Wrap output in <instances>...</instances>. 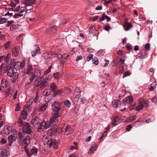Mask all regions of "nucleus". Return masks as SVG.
<instances>
[{"mask_svg": "<svg viewBox=\"0 0 157 157\" xmlns=\"http://www.w3.org/2000/svg\"><path fill=\"white\" fill-rule=\"evenodd\" d=\"M51 136V134L48 132L43 136V140L44 145H49V144L51 143V141L52 139L50 137Z\"/></svg>", "mask_w": 157, "mask_h": 157, "instance_id": "nucleus-5", "label": "nucleus"}, {"mask_svg": "<svg viewBox=\"0 0 157 157\" xmlns=\"http://www.w3.org/2000/svg\"><path fill=\"white\" fill-rule=\"evenodd\" d=\"M23 16V14H21V13H18L17 14H16L14 15H13V17L14 18H18L19 17H22Z\"/></svg>", "mask_w": 157, "mask_h": 157, "instance_id": "nucleus-42", "label": "nucleus"}, {"mask_svg": "<svg viewBox=\"0 0 157 157\" xmlns=\"http://www.w3.org/2000/svg\"><path fill=\"white\" fill-rule=\"evenodd\" d=\"M112 104L114 106L118 107L120 105L121 101L118 100H115L113 101Z\"/></svg>", "mask_w": 157, "mask_h": 157, "instance_id": "nucleus-32", "label": "nucleus"}, {"mask_svg": "<svg viewBox=\"0 0 157 157\" xmlns=\"http://www.w3.org/2000/svg\"><path fill=\"white\" fill-rule=\"evenodd\" d=\"M48 104L47 103H45L43 104L42 106H40L38 109V110L40 112L44 111L48 107Z\"/></svg>", "mask_w": 157, "mask_h": 157, "instance_id": "nucleus-21", "label": "nucleus"}, {"mask_svg": "<svg viewBox=\"0 0 157 157\" xmlns=\"http://www.w3.org/2000/svg\"><path fill=\"white\" fill-rule=\"evenodd\" d=\"M27 115V113L26 111H23L22 112L21 114V117L23 119H25Z\"/></svg>", "mask_w": 157, "mask_h": 157, "instance_id": "nucleus-36", "label": "nucleus"}, {"mask_svg": "<svg viewBox=\"0 0 157 157\" xmlns=\"http://www.w3.org/2000/svg\"><path fill=\"white\" fill-rule=\"evenodd\" d=\"M51 92V90L50 89L45 90L43 92V95L44 96H47L50 94Z\"/></svg>", "mask_w": 157, "mask_h": 157, "instance_id": "nucleus-34", "label": "nucleus"}, {"mask_svg": "<svg viewBox=\"0 0 157 157\" xmlns=\"http://www.w3.org/2000/svg\"><path fill=\"white\" fill-rule=\"evenodd\" d=\"M151 101L154 103L157 104V94L154 98L152 99Z\"/></svg>", "mask_w": 157, "mask_h": 157, "instance_id": "nucleus-56", "label": "nucleus"}, {"mask_svg": "<svg viewBox=\"0 0 157 157\" xmlns=\"http://www.w3.org/2000/svg\"><path fill=\"white\" fill-rule=\"evenodd\" d=\"M60 75L59 72H56L53 75L56 79H58L59 78Z\"/></svg>", "mask_w": 157, "mask_h": 157, "instance_id": "nucleus-47", "label": "nucleus"}, {"mask_svg": "<svg viewBox=\"0 0 157 157\" xmlns=\"http://www.w3.org/2000/svg\"><path fill=\"white\" fill-rule=\"evenodd\" d=\"M132 128V126L131 124H129L126 126V130L127 131L129 132Z\"/></svg>", "mask_w": 157, "mask_h": 157, "instance_id": "nucleus-61", "label": "nucleus"}, {"mask_svg": "<svg viewBox=\"0 0 157 157\" xmlns=\"http://www.w3.org/2000/svg\"><path fill=\"white\" fill-rule=\"evenodd\" d=\"M7 21V19H6L5 17H2L0 19V24H3L6 23Z\"/></svg>", "mask_w": 157, "mask_h": 157, "instance_id": "nucleus-45", "label": "nucleus"}, {"mask_svg": "<svg viewBox=\"0 0 157 157\" xmlns=\"http://www.w3.org/2000/svg\"><path fill=\"white\" fill-rule=\"evenodd\" d=\"M11 127L9 126H5L4 128V133L6 135H9L10 133Z\"/></svg>", "mask_w": 157, "mask_h": 157, "instance_id": "nucleus-28", "label": "nucleus"}, {"mask_svg": "<svg viewBox=\"0 0 157 157\" xmlns=\"http://www.w3.org/2000/svg\"><path fill=\"white\" fill-rule=\"evenodd\" d=\"M97 148V146L96 144L95 143H94L92 144L91 146V147L90 149L89 153L90 154H92L94 151L96 150V149Z\"/></svg>", "mask_w": 157, "mask_h": 157, "instance_id": "nucleus-23", "label": "nucleus"}, {"mask_svg": "<svg viewBox=\"0 0 157 157\" xmlns=\"http://www.w3.org/2000/svg\"><path fill=\"white\" fill-rule=\"evenodd\" d=\"M147 51L145 49L142 50L141 52V54L142 56H144L147 54Z\"/></svg>", "mask_w": 157, "mask_h": 157, "instance_id": "nucleus-43", "label": "nucleus"}, {"mask_svg": "<svg viewBox=\"0 0 157 157\" xmlns=\"http://www.w3.org/2000/svg\"><path fill=\"white\" fill-rule=\"evenodd\" d=\"M8 75L12 77L11 80L13 83L15 82L18 78V73L14 71L13 68L10 67L7 71Z\"/></svg>", "mask_w": 157, "mask_h": 157, "instance_id": "nucleus-3", "label": "nucleus"}, {"mask_svg": "<svg viewBox=\"0 0 157 157\" xmlns=\"http://www.w3.org/2000/svg\"><path fill=\"white\" fill-rule=\"evenodd\" d=\"M53 127H54V128H52L51 130V133L49 132L51 134V136H54V135H55V133H56L57 132V126L56 125H54Z\"/></svg>", "mask_w": 157, "mask_h": 157, "instance_id": "nucleus-26", "label": "nucleus"}, {"mask_svg": "<svg viewBox=\"0 0 157 157\" xmlns=\"http://www.w3.org/2000/svg\"><path fill=\"white\" fill-rule=\"evenodd\" d=\"M36 0H25L23 3L27 6H32L35 4Z\"/></svg>", "mask_w": 157, "mask_h": 157, "instance_id": "nucleus-14", "label": "nucleus"}, {"mask_svg": "<svg viewBox=\"0 0 157 157\" xmlns=\"http://www.w3.org/2000/svg\"><path fill=\"white\" fill-rule=\"evenodd\" d=\"M50 80V79L48 78H45L42 81L40 79H36L34 81V85L36 87L43 89L48 85Z\"/></svg>", "mask_w": 157, "mask_h": 157, "instance_id": "nucleus-2", "label": "nucleus"}, {"mask_svg": "<svg viewBox=\"0 0 157 157\" xmlns=\"http://www.w3.org/2000/svg\"><path fill=\"white\" fill-rule=\"evenodd\" d=\"M23 131L24 132L29 134L31 132V127L28 123H26L23 126Z\"/></svg>", "mask_w": 157, "mask_h": 157, "instance_id": "nucleus-13", "label": "nucleus"}, {"mask_svg": "<svg viewBox=\"0 0 157 157\" xmlns=\"http://www.w3.org/2000/svg\"><path fill=\"white\" fill-rule=\"evenodd\" d=\"M50 88L51 91H52V92H55L56 90L57 86L56 83L53 82L51 84Z\"/></svg>", "mask_w": 157, "mask_h": 157, "instance_id": "nucleus-31", "label": "nucleus"}, {"mask_svg": "<svg viewBox=\"0 0 157 157\" xmlns=\"http://www.w3.org/2000/svg\"><path fill=\"white\" fill-rule=\"evenodd\" d=\"M90 33L92 34H94L95 33V27L93 26L90 28L89 30Z\"/></svg>", "mask_w": 157, "mask_h": 157, "instance_id": "nucleus-38", "label": "nucleus"}, {"mask_svg": "<svg viewBox=\"0 0 157 157\" xmlns=\"http://www.w3.org/2000/svg\"><path fill=\"white\" fill-rule=\"evenodd\" d=\"M17 137V133L16 132L14 133L13 135H10L8 137V141L10 143L9 145L11 146L12 144L14 141L16 140Z\"/></svg>", "mask_w": 157, "mask_h": 157, "instance_id": "nucleus-12", "label": "nucleus"}, {"mask_svg": "<svg viewBox=\"0 0 157 157\" xmlns=\"http://www.w3.org/2000/svg\"><path fill=\"white\" fill-rule=\"evenodd\" d=\"M82 56H78L77 57L76 61L78 62L80 60H82Z\"/></svg>", "mask_w": 157, "mask_h": 157, "instance_id": "nucleus-64", "label": "nucleus"}, {"mask_svg": "<svg viewBox=\"0 0 157 157\" xmlns=\"http://www.w3.org/2000/svg\"><path fill=\"white\" fill-rule=\"evenodd\" d=\"M81 91L78 88H76L74 92L75 100L77 102L79 98L81 96Z\"/></svg>", "mask_w": 157, "mask_h": 157, "instance_id": "nucleus-11", "label": "nucleus"}, {"mask_svg": "<svg viewBox=\"0 0 157 157\" xmlns=\"http://www.w3.org/2000/svg\"><path fill=\"white\" fill-rule=\"evenodd\" d=\"M25 151L27 154V155L29 156L32 155H36L38 151V149L35 147H33L32 148L31 150L30 153H29V149H27L26 147H25Z\"/></svg>", "mask_w": 157, "mask_h": 157, "instance_id": "nucleus-6", "label": "nucleus"}, {"mask_svg": "<svg viewBox=\"0 0 157 157\" xmlns=\"http://www.w3.org/2000/svg\"><path fill=\"white\" fill-rule=\"evenodd\" d=\"M93 57V55L92 54H90L89 55H88L87 57V61H89L90 60L92 59Z\"/></svg>", "mask_w": 157, "mask_h": 157, "instance_id": "nucleus-60", "label": "nucleus"}, {"mask_svg": "<svg viewBox=\"0 0 157 157\" xmlns=\"http://www.w3.org/2000/svg\"><path fill=\"white\" fill-rule=\"evenodd\" d=\"M58 116V114L53 115L50 118L49 121L46 122H43L40 123L39 124V127H38V131L40 132L44 129H47L49 128L56 121H57Z\"/></svg>", "mask_w": 157, "mask_h": 157, "instance_id": "nucleus-1", "label": "nucleus"}, {"mask_svg": "<svg viewBox=\"0 0 157 157\" xmlns=\"http://www.w3.org/2000/svg\"><path fill=\"white\" fill-rule=\"evenodd\" d=\"M111 28V27L109 25H107L105 26L104 27V29L107 31H109Z\"/></svg>", "mask_w": 157, "mask_h": 157, "instance_id": "nucleus-63", "label": "nucleus"}, {"mask_svg": "<svg viewBox=\"0 0 157 157\" xmlns=\"http://www.w3.org/2000/svg\"><path fill=\"white\" fill-rule=\"evenodd\" d=\"M14 22L13 20H11L7 21V23L6 24V27H8L11 25Z\"/></svg>", "mask_w": 157, "mask_h": 157, "instance_id": "nucleus-53", "label": "nucleus"}, {"mask_svg": "<svg viewBox=\"0 0 157 157\" xmlns=\"http://www.w3.org/2000/svg\"><path fill=\"white\" fill-rule=\"evenodd\" d=\"M65 104L67 107H69L71 105V102L70 101L67 100L65 101Z\"/></svg>", "mask_w": 157, "mask_h": 157, "instance_id": "nucleus-57", "label": "nucleus"}, {"mask_svg": "<svg viewBox=\"0 0 157 157\" xmlns=\"http://www.w3.org/2000/svg\"><path fill=\"white\" fill-rule=\"evenodd\" d=\"M30 137L28 135L26 136L24 139L23 142L25 145V147L28 145L30 143Z\"/></svg>", "mask_w": 157, "mask_h": 157, "instance_id": "nucleus-22", "label": "nucleus"}, {"mask_svg": "<svg viewBox=\"0 0 157 157\" xmlns=\"http://www.w3.org/2000/svg\"><path fill=\"white\" fill-rule=\"evenodd\" d=\"M18 27V24L12 25L10 27V30L11 31H13L14 29H17Z\"/></svg>", "mask_w": 157, "mask_h": 157, "instance_id": "nucleus-39", "label": "nucleus"}, {"mask_svg": "<svg viewBox=\"0 0 157 157\" xmlns=\"http://www.w3.org/2000/svg\"><path fill=\"white\" fill-rule=\"evenodd\" d=\"M53 53L48 52L44 53L43 54V57L45 59H48L52 57H54Z\"/></svg>", "mask_w": 157, "mask_h": 157, "instance_id": "nucleus-17", "label": "nucleus"}, {"mask_svg": "<svg viewBox=\"0 0 157 157\" xmlns=\"http://www.w3.org/2000/svg\"><path fill=\"white\" fill-rule=\"evenodd\" d=\"M61 103L59 102L55 101L53 103L52 105V109L53 113V115L58 114V118L59 117V111L61 110Z\"/></svg>", "mask_w": 157, "mask_h": 157, "instance_id": "nucleus-4", "label": "nucleus"}, {"mask_svg": "<svg viewBox=\"0 0 157 157\" xmlns=\"http://www.w3.org/2000/svg\"><path fill=\"white\" fill-rule=\"evenodd\" d=\"M32 75H34L35 77H36L40 76L41 74L40 70H39L38 69H36L34 70Z\"/></svg>", "mask_w": 157, "mask_h": 157, "instance_id": "nucleus-25", "label": "nucleus"}, {"mask_svg": "<svg viewBox=\"0 0 157 157\" xmlns=\"http://www.w3.org/2000/svg\"><path fill=\"white\" fill-rule=\"evenodd\" d=\"M7 80L5 78H2L1 82L2 87L3 88H6L7 86Z\"/></svg>", "mask_w": 157, "mask_h": 157, "instance_id": "nucleus-29", "label": "nucleus"}, {"mask_svg": "<svg viewBox=\"0 0 157 157\" xmlns=\"http://www.w3.org/2000/svg\"><path fill=\"white\" fill-rule=\"evenodd\" d=\"M10 43V41H8L4 44V46L6 49H8L9 48Z\"/></svg>", "mask_w": 157, "mask_h": 157, "instance_id": "nucleus-51", "label": "nucleus"}, {"mask_svg": "<svg viewBox=\"0 0 157 157\" xmlns=\"http://www.w3.org/2000/svg\"><path fill=\"white\" fill-rule=\"evenodd\" d=\"M133 102L132 97L131 96H129L125 98L123 100V103L125 105L128 104H132Z\"/></svg>", "mask_w": 157, "mask_h": 157, "instance_id": "nucleus-10", "label": "nucleus"}, {"mask_svg": "<svg viewBox=\"0 0 157 157\" xmlns=\"http://www.w3.org/2000/svg\"><path fill=\"white\" fill-rule=\"evenodd\" d=\"M113 119L112 121V123L113 126H116L120 123L122 121V120L119 119L118 116L117 115H114Z\"/></svg>", "mask_w": 157, "mask_h": 157, "instance_id": "nucleus-9", "label": "nucleus"}, {"mask_svg": "<svg viewBox=\"0 0 157 157\" xmlns=\"http://www.w3.org/2000/svg\"><path fill=\"white\" fill-rule=\"evenodd\" d=\"M125 30L126 31H128L132 27V25L128 22H126L123 25Z\"/></svg>", "mask_w": 157, "mask_h": 157, "instance_id": "nucleus-30", "label": "nucleus"}, {"mask_svg": "<svg viewBox=\"0 0 157 157\" xmlns=\"http://www.w3.org/2000/svg\"><path fill=\"white\" fill-rule=\"evenodd\" d=\"M137 117L136 115H134L133 116H130L126 119V121L128 122H131L135 120Z\"/></svg>", "mask_w": 157, "mask_h": 157, "instance_id": "nucleus-27", "label": "nucleus"}, {"mask_svg": "<svg viewBox=\"0 0 157 157\" xmlns=\"http://www.w3.org/2000/svg\"><path fill=\"white\" fill-rule=\"evenodd\" d=\"M8 155L7 153L2 152L0 154V157H7Z\"/></svg>", "mask_w": 157, "mask_h": 157, "instance_id": "nucleus-54", "label": "nucleus"}, {"mask_svg": "<svg viewBox=\"0 0 157 157\" xmlns=\"http://www.w3.org/2000/svg\"><path fill=\"white\" fill-rule=\"evenodd\" d=\"M31 124L34 127H37L38 128L39 127V124L40 122V120L38 117H35L31 121ZM38 130V129L37 130Z\"/></svg>", "mask_w": 157, "mask_h": 157, "instance_id": "nucleus-7", "label": "nucleus"}, {"mask_svg": "<svg viewBox=\"0 0 157 157\" xmlns=\"http://www.w3.org/2000/svg\"><path fill=\"white\" fill-rule=\"evenodd\" d=\"M63 92V91L62 90L59 89L57 91H56L55 92L56 95H59L61 94Z\"/></svg>", "mask_w": 157, "mask_h": 157, "instance_id": "nucleus-48", "label": "nucleus"}, {"mask_svg": "<svg viewBox=\"0 0 157 157\" xmlns=\"http://www.w3.org/2000/svg\"><path fill=\"white\" fill-rule=\"evenodd\" d=\"M32 69V66L30 65H29L27 68L26 73L28 74H31Z\"/></svg>", "mask_w": 157, "mask_h": 157, "instance_id": "nucleus-37", "label": "nucleus"}, {"mask_svg": "<svg viewBox=\"0 0 157 157\" xmlns=\"http://www.w3.org/2000/svg\"><path fill=\"white\" fill-rule=\"evenodd\" d=\"M52 95L50 94L46 96V99L47 100L48 102H49L52 99Z\"/></svg>", "mask_w": 157, "mask_h": 157, "instance_id": "nucleus-52", "label": "nucleus"}, {"mask_svg": "<svg viewBox=\"0 0 157 157\" xmlns=\"http://www.w3.org/2000/svg\"><path fill=\"white\" fill-rule=\"evenodd\" d=\"M65 92L66 94H68L71 93V90L68 87H66L65 89Z\"/></svg>", "mask_w": 157, "mask_h": 157, "instance_id": "nucleus-58", "label": "nucleus"}, {"mask_svg": "<svg viewBox=\"0 0 157 157\" xmlns=\"http://www.w3.org/2000/svg\"><path fill=\"white\" fill-rule=\"evenodd\" d=\"M73 132L72 128L70 126H67L65 128V133L66 135H68L72 133Z\"/></svg>", "mask_w": 157, "mask_h": 157, "instance_id": "nucleus-20", "label": "nucleus"}, {"mask_svg": "<svg viewBox=\"0 0 157 157\" xmlns=\"http://www.w3.org/2000/svg\"><path fill=\"white\" fill-rule=\"evenodd\" d=\"M51 143L49 144V145L50 147H53L55 149H57L58 148V143L56 140H54L53 141L52 139Z\"/></svg>", "mask_w": 157, "mask_h": 157, "instance_id": "nucleus-18", "label": "nucleus"}, {"mask_svg": "<svg viewBox=\"0 0 157 157\" xmlns=\"http://www.w3.org/2000/svg\"><path fill=\"white\" fill-rule=\"evenodd\" d=\"M40 51V48L38 45H35L32 48V56L33 57L36 56Z\"/></svg>", "mask_w": 157, "mask_h": 157, "instance_id": "nucleus-8", "label": "nucleus"}, {"mask_svg": "<svg viewBox=\"0 0 157 157\" xmlns=\"http://www.w3.org/2000/svg\"><path fill=\"white\" fill-rule=\"evenodd\" d=\"M56 25L54 24L49 25L46 30V32L49 33L54 32L56 28Z\"/></svg>", "mask_w": 157, "mask_h": 157, "instance_id": "nucleus-15", "label": "nucleus"}, {"mask_svg": "<svg viewBox=\"0 0 157 157\" xmlns=\"http://www.w3.org/2000/svg\"><path fill=\"white\" fill-rule=\"evenodd\" d=\"M38 95H36V96L35 97L34 99L33 98H31L30 100H29V102L30 103H32L33 102V101H34L35 103H36L37 102L38 100Z\"/></svg>", "mask_w": 157, "mask_h": 157, "instance_id": "nucleus-35", "label": "nucleus"}, {"mask_svg": "<svg viewBox=\"0 0 157 157\" xmlns=\"http://www.w3.org/2000/svg\"><path fill=\"white\" fill-rule=\"evenodd\" d=\"M139 103L141 105H143V107L147 106L148 105V101L144 99H140L139 100Z\"/></svg>", "mask_w": 157, "mask_h": 157, "instance_id": "nucleus-19", "label": "nucleus"}, {"mask_svg": "<svg viewBox=\"0 0 157 157\" xmlns=\"http://www.w3.org/2000/svg\"><path fill=\"white\" fill-rule=\"evenodd\" d=\"M18 124L19 126L20 127L22 126L23 125V120L21 118H19L18 121Z\"/></svg>", "mask_w": 157, "mask_h": 157, "instance_id": "nucleus-41", "label": "nucleus"}, {"mask_svg": "<svg viewBox=\"0 0 157 157\" xmlns=\"http://www.w3.org/2000/svg\"><path fill=\"white\" fill-rule=\"evenodd\" d=\"M104 4L105 5H107L113 1L112 0H104Z\"/></svg>", "mask_w": 157, "mask_h": 157, "instance_id": "nucleus-59", "label": "nucleus"}, {"mask_svg": "<svg viewBox=\"0 0 157 157\" xmlns=\"http://www.w3.org/2000/svg\"><path fill=\"white\" fill-rule=\"evenodd\" d=\"M52 65H51L49 67L48 69L45 71V74L47 75V74H48V73H49L51 72V70L52 68Z\"/></svg>", "mask_w": 157, "mask_h": 157, "instance_id": "nucleus-55", "label": "nucleus"}, {"mask_svg": "<svg viewBox=\"0 0 157 157\" xmlns=\"http://www.w3.org/2000/svg\"><path fill=\"white\" fill-rule=\"evenodd\" d=\"M53 55H54V57H57L59 58V60L60 58L63 59H66L67 58V57L66 56L65 54H64L62 55L59 53L54 52Z\"/></svg>", "mask_w": 157, "mask_h": 157, "instance_id": "nucleus-16", "label": "nucleus"}, {"mask_svg": "<svg viewBox=\"0 0 157 157\" xmlns=\"http://www.w3.org/2000/svg\"><path fill=\"white\" fill-rule=\"evenodd\" d=\"M26 8H27V6H25L24 7H21V9L19 10V11H20L19 13H21L22 14V13L25 12L26 11Z\"/></svg>", "mask_w": 157, "mask_h": 157, "instance_id": "nucleus-40", "label": "nucleus"}, {"mask_svg": "<svg viewBox=\"0 0 157 157\" xmlns=\"http://www.w3.org/2000/svg\"><path fill=\"white\" fill-rule=\"evenodd\" d=\"M144 49H145L147 51L150 50V44L148 43L146 44L145 45L144 48Z\"/></svg>", "mask_w": 157, "mask_h": 157, "instance_id": "nucleus-46", "label": "nucleus"}, {"mask_svg": "<svg viewBox=\"0 0 157 157\" xmlns=\"http://www.w3.org/2000/svg\"><path fill=\"white\" fill-rule=\"evenodd\" d=\"M86 99L85 98H81V103L82 104H84L85 103L86 101Z\"/></svg>", "mask_w": 157, "mask_h": 157, "instance_id": "nucleus-62", "label": "nucleus"}, {"mask_svg": "<svg viewBox=\"0 0 157 157\" xmlns=\"http://www.w3.org/2000/svg\"><path fill=\"white\" fill-rule=\"evenodd\" d=\"M107 16V15L106 14L104 13H103L101 17L99 20V21H104L105 19H106Z\"/></svg>", "mask_w": 157, "mask_h": 157, "instance_id": "nucleus-49", "label": "nucleus"}, {"mask_svg": "<svg viewBox=\"0 0 157 157\" xmlns=\"http://www.w3.org/2000/svg\"><path fill=\"white\" fill-rule=\"evenodd\" d=\"M15 63V65L14 66L15 68H17V66L19 65H20V68L22 69L24 67L25 65V62L24 61H23L21 63L20 62H17Z\"/></svg>", "mask_w": 157, "mask_h": 157, "instance_id": "nucleus-24", "label": "nucleus"}, {"mask_svg": "<svg viewBox=\"0 0 157 157\" xmlns=\"http://www.w3.org/2000/svg\"><path fill=\"white\" fill-rule=\"evenodd\" d=\"M156 83L155 82H153L149 86V88L150 91H153L156 87Z\"/></svg>", "mask_w": 157, "mask_h": 157, "instance_id": "nucleus-33", "label": "nucleus"}, {"mask_svg": "<svg viewBox=\"0 0 157 157\" xmlns=\"http://www.w3.org/2000/svg\"><path fill=\"white\" fill-rule=\"evenodd\" d=\"M93 63L96 65L98 63V60L97 58L94 57V59L92 60Z\"/></svg>", "mask_w": 157, "mask_h": 157, "instance_id": "nucleus-50", "label": "nucleus"}, {"mask_svg": "<svg viewBox=\"0 0 157 157\" xmlns=\"http://www.w3.org/2000/svg\"><path fill=\"white\" fill-rule=\"evenodd\" d=\"M143 108V105H141L139 103V105L136 107L135 110L137 111H139L142 109Z\"/></svg>", "mask_w": 157, "mask_h": 157, "instance_id": "nucleus-44", "label": "nucleus"}]
</instances>
